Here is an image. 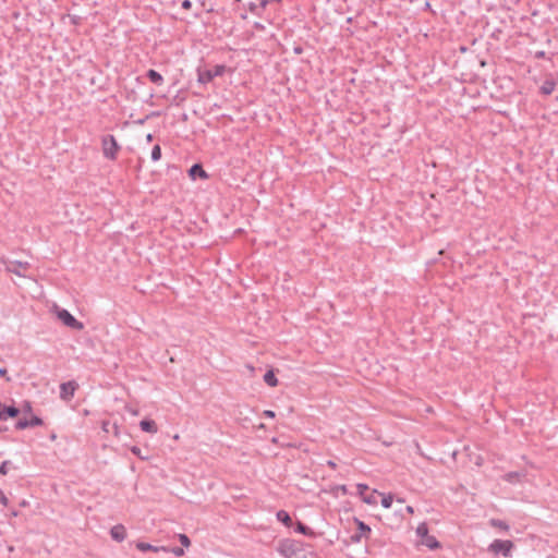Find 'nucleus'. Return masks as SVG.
Masks as SVG:
<instances>
[{
    "label": "nucleus",
    "mask_w": 558,
    "mask_h": 558,
    "mask_svg": "<svg viewBox=\"0 0 558 558\" xmlns=\"http://www.w3.org/2000/svg\"><path fill=\"white\" fill-rule=\"evenodd\" d=\"M54 313L58 319L61 320L66 327L75 330H82L84 328V324L78 322L69 311L56 306Z\"/></svg>",
    "instance_id": "f257e3e1"
},
{
    "label": "nucleus",
    "mask_w": 558,
    "mask_h": 558,
    "mask_svg": "<svg viewBox=\"0 0 558 558\" xmlns=\"http://www.w3.org/2000/svg\"><path fill=\"white\" fill-rule=\"evenodd\" d=\"M104 156L110 160L117 158V154L120 149L113 135H107L101 141Z\"/></svg>",
    "instance_id": "f03ea898"
},
{
    "label": "nucleus",
    "mask_w": 558,
    "mask_h": 558,
    "mask_svg": "<svg viewBox=\"0 0 558 558\" xmlns=\"http://www.w3.org/2000/svg\"><path fill=\"white\" fill-rule=\"evenodd\" d=\"M278 551L286 558H298L300 543L293 539H283L279 543Z\"/></svg>",
    "instance_id": "7ed1b4c3"
},
{
    "label": "nucleus",
    "mask_w": 558,
    "mask_h": 558,
    "mask_svg": "<svg viewBox=\"0 0 558 558\" xmlns=\"http://www.w3.org/2000/svg\"><path fill=\"white\" fill-rule=\"evenodd\" d=\"M512 548L513 543L511 541L495 539L488 549L494 554H502L505 557H509Z\"/></svg>",
    "instance_id": "20e7f679"
},
{
    "label": "nucleus",
    "mask_w": 558,
    "mask_h": 558,
    "mask_svg": "<svg viewBox=\"0 0 558 558\" xmlns=\"http://www.w3.org/2000/svg\"><path fill=\"white\" fill-rule=\"evenodd\" d=\"M226 70L225 65H216L214 69L209 70H199L198 71V82L203 84H207L211 82L216 76L221 75Z\"/></svg>",
    "instance_id": "39448f33"
},
{
    "label": "nucleus",
    "mask_w": 558,
    "mask_h": 558,
    "mask_svg": "<svg viewBox=\"0 0 558 558\" xmlns=\"http://www.w3.org/2000/svg\"><path fill=\"white\" fill-rule=\"evenodd\" d=\"M77 388H78V385L74 380L62 383L60 385V398L63 401H70L74 397V393Z\"/></svg>",
    "instance_id": "423d86ee"
},
{
    "label": "nucleus",
    "mask_w": 558,
    "mask_h": 558,
    "mask_svg": "<svg viewBox=\"0 0 558 558\" xmlns=\"http://www.w3.org/2000/svg\"><path fill=\"white\" fill-rule=\"evenodd\" d=\"M28 268H29V264L27 262H19V260L10 262L5 266L7 271L12 272L16 276H21V277H25L24 271L27 270Z\"/></svg>",
    "instance_id": "0eeeda50"
},
{
    "label": "nucleus",
    "mask_w": 558,
    "mask_h": 558,
    "mask_svg": "<svg viewBox=\"0 0 558 558\" xmlns=\"http://www.w3.org/2000/svg\"><path fill=\"white\" fill-rule=\"evenodd\" d=\"M355 522L357 524V527H359V533L356 534H353L351 536V541L353 543H360L362 537H367V535L371 533V527L368 525H366L364 522L355 519Z\"/></svg>",
    "instance_id": "6e6552de"
},
{
    "label": "nucleus",
    "mask_w": 558,
    "mask_h": 558,
    "mask_svg": "<svg viewBox=\"0 0 558 558\" xmlns=\"http://www.w3.org/2000/svg\"><path fill=\"white\" fill-rule=\"evenodd\" d=\"M43 423H44V422H43V420H41L40 417H38V416H32V418H31V420H26V418H24V420H20V421L16 423L15 427H16L17 429H25V428H28V427H36V426H40V425H43Z\"/></svg>",
    "instance_id": "1a4fd4ad"
},
{
    "label": "nucleus",
    "mask_w": 558,
    "mask_h": 558,
    "mask_svg": "<svg viewBox=\"0 0 558 558\" xmlns=\"http://www.w3.org/2000/svg\"><path fill=\"white\" fill-rule=\"evenodd\" d=\"M110 535L111 537L117 541V542H122L125 539L126 537V531H125V527L121 524H118V525H114L111 530H110Z\"/></svg>",
    "instance_id": "9d476101"
},
{
    "label": "nucleus",
    "mask_w": 558,
    "mask_h": 558,
    "mask_svg": "<svg viewBox=\"0 0 558 558\" xmlns=\"http://www.w3.org/2000/svg\"><path fill=\"white\" fill-rule=\"evenodd\" d=\"M141 429L146 433L156 434L158 432L157 424L153 420H143L140 423Z\"/></svg>",
    "instance_id": "9b49d317"
},
{
    "label": "nucleus",
    "mask_w": 558,
    "mask_h": 558,
    "mask_svg": "<svg viewBox=\"0 0 558 558\" xmlns=\"http://www.w3.org/2000/svg\"><path fill=\"white\" fill-rule=\"evenodd\" d=\"M136 548L141 551H155V553H158L160 550L168 551V549L166 547H157V546L150 545L148 543H144V542L136 543Z\"/></svg>",
    "instance_id": "f8f14e48"
},
{
    "label": "nucleus",
    "mask_w": 558,
    "mask_h": 558,
    "mask_svg": "<svg viewBox=\"0 0 558 558\" xmlns=\"http://www.w3.org/2000/svg\"><path fill=\"white\" fill-rule=\"evenodd\" d=\"M190 175L192 178L199 177L203 179H207V177H208L201 165H193L190 169Z\"/></svg>",
    "instance_id": "ddd939ff"
},
{
    "label": "nucleus",
    "mask_w": 558,
    "mask_h": 558,
    "mask_svg": "<svg viewBox=\"0 0 558 558\" xmlns=\"http://www.w3.org/2000/svg\"><path fill=\"white\" fill-rule=\"evenodd\" d=\"M555 82L551 81V80H547L543 83V85L541 86V93L544 94V95H550L554 89H555Z\"/></svg>",
    "instance_id": "4468645a"
},
{
    "label": "nucleus",
    "mask_w": 558,
    "mask_h": 558,
    "mask_svg": "<svg viewBox=\"0 0 558 558\" xmlns=\"http://www.w3.org/2000/svg\"><path fill=\"white\" fill-rule=\"evenodd\" d=\"M264 381L270 386V387H276L278 385V379L274 373V371H268L265 375H264Z\"/></svg>",
    "instance_id": "2eb2a0df"
},
{
    "label": "nucleus",
    "mask_w": 558,
    "mask_h": 558,
    "mask_svg": "<svg viewBox=\"0 0 558 558\" xmlns=\"http://www.w3.org/2000/svg\"><path fill=\"white\" fill-rule=\"evenodd\" d=\"M147 77L154 83V84H157V85H161L162 82H163V78L162 76L155 70H149L147 72Z\"/></svg>",
    "instance_id": "dca6fc26"
},
{
    "label": "nucleus",
    "mask_w": 558,
    "mask_h": 558,
    "mask_svg": "<svg viewBox=\"0 0 558 558\" xmlns=\"http://www.w3.org/2000/svg\"><path fill=\"white\" fill-rule=\"evenodd\" d=\"M277 519L284 523L287 526H290L292 523L291 517L284 510H280L277 512Z\"/></svg>",
    "instance_id": "f3484780"
},
{
    "label": "nucleus",
    "mask_w": 558,
    "mask_h": 558,
    "mask_svg": "<svg viewBox=\"0 0 558 558\" xmlns=\"http://www.w3.org/2000/svg\"><path fill=\"white\" fill-rule=\"evenodd\" d=\"M523 476V474L521 473H518V472H509L507 473L504 478L505 481L509 482V483H515L518 481H520V478Z\"/></svg>",
    "instance_id": "a211bd4d"
},
{
    "label": "nucleus",
    "mask_w": 558,
    "mask_h": 558,
    "mask_svg": "<svg viewBox=\"0 0 558 558\" xmlns=\"http://www.w3.org/2000/svg\"><path fill=\"white\" fill-rule=\"evenodd\" d=\"M489 524L494 527H498V529H501L504 531H508L509 530V525L505 522V521H501L499 519H492L489 521Z\"/></svg>",
    "instance_id": "6ab92c4d"
},
{
    "label": "nucleus",
    "mask_w": 558,
    "mask_h": 558,
    "mask_svg": "<svg viewBox=\"0 0 558 558\" xmlns=\"http://www.w3.org/2000/svg\"><path fill=\"white\" fill-rule=\"evenodd\" d=\"M392 502H393V495H391V494L383 495L381 506L384 508H387V509L390 508Z\"/></svg>",
    "instance_id": "aec40b11"
},
{
    "label": "nucleus",
    "mask_w": 558,
    "mask_h": 558,
    "mask_svg": "<svg viewBox=\"0 0 558 558\" xmlns=\"http://www.w3.org/2000/svg\"><path fill=\"white\" fill-rule=\"evenodd\" d=\"M296 531L304 535H310V536L314 535L313 531L310 527H307L306 525L302 524L301 522L298 523Z\"/></svg>",
    "instance_id": "412c9836"
},
{
    "label": "nucleus",
    "mask_w": 558,
    "mask_h": 558,
    "mask_svg": "<svg viewBox=\"0 0 558 558\" xmlns=\"http://www.w3.org/2000/svg\"><path fill=\"white\" fill-rule=\"evenodd\" d=\"M161 157V148L159 145H155L151 150V159L158 161Z\"/></svg>",
    "instance_id": "4be33fe9"
},
{
    "label": "nucleus",
    "mask_w": 558,
    "mask_h": 558,
    "mask_svg": "<svg viewBox=\"0 0 558 558\" xmlns=\"http://www.w3.org/2000/svg\"><path fill=\"white\" fill-rule=\"evenodd\" d=\"M428 533V527L426 525V523H421L417 527H416V534L420 536V537H424L426 536Z\"/></svg>",
    "instance_id": "5701e85b"
},
{
    "label": "nucleus",
    "mask_w": 558,
    "mask_h": 558,
    "mask_svg": "<svg viewBox=\"0 0 558 558\" xmlns=\"http://www.w3.org/2000/svg\"><path fill=\"white\" fill-rule=\"evenodd\" d=\"M131 451H132L133 454L137 456L140 459L147 460V457L142 454L141 448H138L136 446H133L131 448Z\"/></svg>",
    "instance_id": "b1692460"
},
{
    "label": "nucleus",
    "mask_w": 558,
    "mask_h": 558,
    "mask_svg": "<svg viewBox=\"0 0 558 558\" xmlns=\"http://www.w3.org/2000/svg\"><path fill=\"white\" fill-rule=\"evenodd\" d=\"M179 541L185 547H189L191 545L190 538L185 534H180Z\"/></svg>",
    "instance_id": "393cba45"
},
{
    "label": "nucleus",
    "mask_w": 558,
    "mask_h": 558,
    "mask_svg": "<svg viewBox=\"0 0 558 558\" xmlns=\"http://www.w3.org/2000/svg\"><path fill=\"white\" fill-rule=\"evenodd\" d=\"M356 488L359 494L363 497L365 495V492L368 489V486L366 484H357Z\"/></svg>",
    "instance_id": "a878e982"
},
{
    "label": "nucleus",
    "mask_w": 558,
    "mask_h": 558,
    "mask_svg": "<svg viewBox=\"0 0 558 558\" xmlns=\"http://www.w3.org/2000/svg\"><path fill=\"white\" fill-rule=\"evenodd\" d=\"M9 461H3L0 465V474L5 475L8 473Z\"/></svg>",
    "instance_id": "bb28decb"
},
{
    "label": "nucleus",
    "mask_w": 558,
    "mask_h": 558,
    "mask_svg": "<svg viewBox=\"0 0 558 558\" xmlns=\"http://www.w3.org/2000/svg\"><path fill=\"white\" fill-rule=\"evenodd\" d=\"M363 501H365L366 504H375L376 502L373 494L368 495V496L364 495Z\"/></svg>",
    "instance_id": "cd10ccee"
},
{
    "label": "nucleus",
    "mask_w": 558,
    "mask_h": 558,
    "mask_svg": "<svg viewBox=\"0 0 558 558\" xmlns=\"http://www.w3.org/2000/svg\"><path fill=\"white\" fill-rule=\"evenodd\" d=\"M0 502L4 506L8 505V498L1 489H0Z\"/></svg>",
    "instance_id": "c85d7f7f"
},
{
    "label": "nucleus",
    "mask_w": 558,
    "mask_h": 558,
    "mask_svg": "<svg viewBox=\"0 0 558 558\" xmlns=\"http://www.w3.org/2000/svg\"><path fill=\"white\" fill-rule=\"evenodd\" d=\"M181 7L185 10H189L192 7V2L190 0H183Z\"/></svg>",
    "instance_id": "c756f323"
},
{
    "label": "nucleus",
    "mask_w": 558,
    "mask_h": 558,
    "mask_svg": "<svg viewBox=\"0 0 558 558\" xmlns=\"http://www.w3.org/2000/svg\"><path fill=\"white\" fill-rule=\"evenodd\" d=\"M175 556H182L183 555V549L182 548H179V547H175L171 550Z\"/></svg>",
    "instance_id": "7c9ffc66"
},
{
    "label": "nucleus",
    "mask_w": 558,
    "mask_h": 558,
    "mask_svg": "<svg viewBox=\"0 0 558 558\" xmlns=\"http://www.w3.org/2000/svg\"><path fill=\"white\" fill-rule=\"evenodd\" d=\"M0 377H5L7 381H10L11 378L7 376V369L0 368Z\"/></svg>",
    "instance_id": "2f4dec72"
},
{
    "label": "nucleus",
    "mask_w": 558,
    "mask_h": 558,
    "mask_svg": "<svg viewBox=\"0 0 558 558\" xmlns=\"http://www.w3.org/2000/svg\"><path fill=\"white\" fill-rule=\"evenodd\" d=\"M264 415L266 417L272 418V417H275V412L271 410H266V411H264Z\"/></svg>",
    "instance_id": "473e14b6"
},
{
    "label": "nucleus",
    "mask_w": 558,
    "mask_h": 558,
    "mask_svg": "<svg viewBox=\"0 0 558 558\" xmlns=\"http://www.w3.org/2000/svg\"><path fill=\"white\" fill-rule=\"evenodd\" d=\"M405 511H407L409 514H413V513H414V509H413V507H412V506H408V507L405 508Z\"/></svg>",
    "instance_id": "72a5a7b5"
},
{
    "label": "nucleus",
    "mask_w": 558,
    "mask_h": 558,
    "mask_svg": "<svg viewBox=\"0 0 558 558\" xmlns=\"http://www.w3.org/2000/svg\"><path fill=\"white\" fill-rule=\"evenodd\" d=\"M327 465L331 469H336V463L332 460L327 461Z\"/></svg>",
    "instance_id": "f704fd0d"
},
{
    "label": "nucleus",
    "mask_w": 558,
    "mask_h": 558,
    "mask_svg": "<svg viewBox=\"0 0 558 558\" xmlns=\"http://www.w3.org/2000/svg\"><path fill=\"white\" fill-rule=\"evenodd\" d=\"M269 0H260V5L265 8L268 4Z\"/></svg>",
    "instance_id": "c9c22d12"
},
{
    "label": "nucleus",
    "mask_w": 558,
    "mask_h": 558,
    "mask_svg": "<svg viewBox=\"0 0 558 558\" xmlns=\"http://www.w3.org/2000/svg\"><path fill=\"white\" fill-rule=\"evenodd\" d=\"M429 547L434 548V547H438V543L436 541L433 542V544H428Z\"/></svg>",
    "instance_id": "e433bc0d"
},
{
    "label": "nucleus",
    "mask_w": 558,
    "mask_h": 558,
    "mask_svg": "<svg viewBox=\"0 0 558 558\" xmlns=\"http://www.w3.org/2000/svg\"><path fill=\"white\" fill-rule=\"evenodd\" d=\"M153 140V135L151 134H148L147 135V141L150 142Z\"/></svg>",
    "instance_id": "4c0bfd02"
},
{
    "label": "nucleus",
    "mask_w": 558,
    "mask_h": 558,
    "mask_svg": "<svg viewBox=\"0 0 558 558\" xmlns=\"http://www.w3.org/2000/svg\"><path fill=\"white\" fill-rule=\"evenodd\" d=\"M397 501L400 502V504H403L404 499L403 498H397Z\"/></svg>",
    "instance_id": "58836bf2"
},
{
    "label": "nucleus",
    "mask_w": 558,
    "mask_h": 558,
    "mask_svg": "<svg viewBox=\"0 0 558 558\" xmlns=\"http://www.w3.org/2000/svg\"><path fill=\"white\" fill-rule=\"evenodd\" d=\"M107 424H108V423H107V422H105V423H104V425H102V428H104L105 430H107Z\"/></svg>",
    "instance_id": "ea45409f"
}]
</instances>
